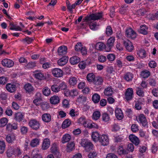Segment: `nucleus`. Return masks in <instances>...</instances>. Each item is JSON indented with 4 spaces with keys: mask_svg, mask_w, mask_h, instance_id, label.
<instances>
[{
    "mask_svg": "<svg viewBox=\"0 0 158 158\" xmlns=\"http://www.w3.org/2000/svg\"><path fill=\"white\" fill-rule=\"evenodd\" d=\"M2 64L4 67L10 68L13 66L14 63L12 60L9 59H5L1 61Z\"/></svg>",
    "mask_w": 158,
    "mask_h": 158,
    "instance_id": "obj_9",
    "label": "nucleus"
},
{
    "mask_svg": "<svg viewBox=\"0 0 158 158\" xmlns=\"http://www.w3.org/2000/svg\"><path fill=\"white\" fill-rule=\"evenodd\" d=\"M6 155L7 157L9 158L15 155L14 148L13 147L10 146L8 147L6 151Z\"/></svg>",
    "mask_w": 158,
    "mask_h": 158,
    "instance_id": "obj_30",
    "label": "nucleus"
},
{
    "mask_svg": "<svg viewBox=\"0 0 158 158\" xmlns=\"http://www.w3.org/2000/svg\"><path fill=\"white\" fill-rule=\"evenodd\" d=\"M51 89L52 91L55 93H58L60 91L59 85L56 84H54L52 85Z\"/></svg>",
    "mask_w": 158,
    "mask_h": 158,
    "instance_id": "obj_53",
    "label": "nucleus"
},
{
    "mask_svg": "<svg viewBox=\"0 0 158 158\" xmlns=\"http://www.w3.org/2000/svg\"><path fill=\"white\" fill-rule=\"evenodd\" d=\"M59 86L60 90L61 89V90H66L67 88V86L66 84L64 82H62L60 83Z\"/></svg>",
    "mask_w": 158,
    "mask_h": 158,
    "instance_id": "obj_57",
    "label": "nucleus"
},
{
    "mask_svg": "<svg viewBox=\"0 0 158 158\" xmlns=\"http://www.w3.org/2000/svg\"><path fill=\"white\" fill-rule=\"evenodd\" d=\"M50 101L52 104L56 105L59 102L60 99L58 96L54 95L51 97Z\"/></svg>",
    "mask_w": 158,
    "mask_h": 158,
    "instance_id": "obj_29",
    "label": "nucleus"
},
{
    "mask_svg": "<svg viewBox=\"0 0 158 158\" xmlns=\"http://www.w3.org/2000/svg\"><path fill=\"white\" fill-rule=\"evenodd\" d=\"M99 141L102 145L104 146L108 145L109 143L108 136L106 134L102 135L101 136Z\"/></svg>",
    "mask_w": 158,
    "mask_h": 158,
    "instance_id": "obj_10",
    "label": "nucleus"
},
{
    "mask_svg": "<svg viewBox=\"0 0 158 158\" xmlns=\"http://www.w3.org/2000/svg\"><path fill=\"white\" fill-rule=\"evenodd\" d=\"M137 54L138 56L141 58H144L146 56V52L143 49H140L138 50L137 52Z\"/></svg>",
    "mask_w": 158,
    "mask_h": 158,
    "instance_id": "obj_41",
    "label": "nucleus"
},
{
    "mask_svg": "<svg viewBox=\"0 0 158 158\" xmlns=\"http://www.w3.org/2000/svg\"><path fill=\"white\" fill-rule=\"evenodd\" d=\"M136 121L140 125L145 128L148 127V123L146 117L143 114H141L136 118Z\"/></svg>",
    "mask_w": 158,
    "mask_h": 158,
    "instance_id": "obj_2",
    "label": "nucleus"
},
{
    "mask_svg": "<svg viewBox=\"0 0 158 158\" xmlns=\"http://www.w3.org/2000/svg\"><path fill=\"white\" fill-rule=\"evenodd\" d=\"M24 116V113L18 112L15 114L14 119L17 122H20L23 119Z\"/></svg>",
    "mask_w": 158,
    "mask_h": 158,
    "instance_id": "obj_13",
    "label": "nucleus"
},
{
    "mask_svg": "<svg viewBox=\"0 0 158 158\" xmlns=\"http://www.w3.org/2000/svg\"><path fill=\"white\" fill-rule=\"evenodd\" d=\"M34 76L38 79L42 80L44 79V76L43 73L40 70H36L35 71Z\"/></svg>",
    "mask_w": 158,
    "mask_h": 158,
    "instance_id": "obj_19",
    "label": "nucleus"
},
{
    "mask_svg": "<svg viewBox=\"0 0 158 158\" xmlns=\"http://www.w3.org/2000/svg\"><path fill=\"white\" fill-rule=\"evenodd\" d=\"M89 26L91 30L95 31L98 29L99 25L96 22H90L89 23Z\"/></svg>",
    "mask_w": 158,
    "mask_h": 158,
    "instance_id": "obj_51",
    "label": "nucleus"
},
{
    "mask_svg": "<svg viewBox=\"0 0 158 158\" xmlns=\"http://www.w3.org/2000/svg\"><path fill=\"white\" fill-rule=\"evenodd\" d=\"M52 73L54 76L57 77H62L63 75V72L60 69L55 68L52 70Z\"/></svg>",
    "mask_w": 158,
    "mask_h": 158,
    "instance_id": "obj_12",
    "label": "nucleus"
},
{
    "mask_svg": "<svg viewBox=\"0 0 158 158\" xmlns=\"http://www.w3.org/2000/svg\"><path fill=\"white\" fill-rule=\"evenodd\" d=\"M81 144L86 151H89L92 149L93 146L89 140L85 139H82Z\"/></svg>",
    "mask_w": 158,
    "mask_h": 158,
    "instance_id": "obj_3",
    "label": "nucleus"
},
{
    "mask_svg": "<svg viewBox=\"0 0 158 158\" xmlns=\"http://www.w3.org/2000/svg\"><path fill=\"white\" fill-rule=\"evenodd\" d=\"M99 126L96 123L91 122L90 121H87L85 127L89 129H98L99 128Z\"/></svg>",
    "mask_w": 158,
    "mask_h": 158,
    "instance_id": "obj_14",
    "label": "nucleus"
},
{
    "mask_svg": "<svg viewBox=\"0 0 158 158\" xmlns=\"http://www.w3.org/2000/svg\"><path fill=\"white\" fill-rule=\"evenodd\" d=\"M29 126L32 129L37 130L40 128V124L39 121L35 119H32L29 122Z\"/></svg>",
    "mask_w": 158,
    "mask_h": 158,
    "instance_id": "obj_6",
    "label": "nucleus"
},
{
    "mask_svg": "<svg viewBox=\"0 0 158 158\" xmlns=\"http://www.w3.org/2000/svg\"><path fill=\"white\" fill-rule=\"evenodd\" d=\"M113 93V91L111 86H109L106 88L104 92V95L107 96H111Z\"/></svg>",
    "mask_w": 158,
    "mask_h": 158,
    "instance_id": "obj_28",
    "label": "nucleus"
},
{
    "mask_svg": "<svg viewBox=\"0 0 158 158\" xmlns=\"http://www.w3.org/2000/svg\"><path fill=\"white\" fill-rule=\"evenodd\" d=\"M96 47L98 50H102L105 48V45L102 42H99L96 44Z\"/></svg>",
    "mask_w": 158,
    "mask_h": 158,
    "instance_id": "obj_47",
    "label": "nucleus"
},
{
    "mask_svg": "<svg viewBox=\"0 0 158 158\" xmlns=\"http://www.w3.org/2000/svg\"><path fill=\"white\" fill-rule=\"evenodd\" d=\"M40 139L38 138L33 139L30 143V145L32 147H35L39 144Z\"/></svg>",
    "mask_w": 158,
    "mask_h": 158,
    "instance_id": "obj_34",
    "label": "nucleus"
},
{
    "mask_svg": "<svg viewBox=\"0 0 158 158\" xmlns=\"http://www.w3.org/2000/svg\"><path fill=\"white\" fill-rule=\"evenodd\" d=\"M50 145V141L49 139H44L43 142L42 148L44 150L47 149Z\"/></svg>",
    "mask_w": 158,
    "mask_h": 158,
    "instance_id": "obj_23",
    "label": "nucleus"
},
{
    "mask_svg": "<svg viewBox=\"0 0 158 158\" xmlns=\"http://www.w3.org/2000/svg\"><path fill=\"white\" fill-rule=\"evenodd\" d=\"M129 139L130 141L136 146L138 145L139 143V138L134 135H130L129 136Z\"/></svg>",
    "mask_w": 158,
    "mask_h": 158,
    "instance_id": "obj_17",
    "label": "nucleus"
},
{
    "mask_svg": "<svg viewBox=\"0 0 158 158\" xmlns=\"http://www.w3.org/2000/svg\"><path fill=\"white\" fill-rule=\"evenodd\" d=\"M133 78V75L130 72L126 73L124 75V78L126 81H131Z\"/></svg>",
    "mask_w": 158,
    "mask_h": 158,
    "instance_id": "obj_33",
    "label": "nucleus"
},
{
    "mask_svg": "<svg viewBox=\"0 0 158 158\" xmlns=\"http://www.w3.org/2000/svg\"><path fill=\"white\" fill-rule=\"evenodd\" d=\"M120 126L117 123H114L111 125V130L112 132H116L120 129Z\"/></svg>",
    "mask_w": 158,
    "mask_h": 158,
    "instance_id": "obj_36",
    "label": "nucleus"
},
{
    "mask_svg": "<svg viewBox=\"0 0 158 158\" xmlns=\"http://www.w3.org/2000/svg\"><path fill=\"white\" fill-rule=\"evenodd\" d=\"M6 143L4 140H0V154L3 153L6 148Z\"/></svg>",
    "mask_w": 158,
    "mask_h": 158,
    "instance_id": "obj_40",
    "label": "nucleus"
},
{
    "mask_svg": "<svg viewBox=\"0 0 158 158\" xmlns=\"http://www.w3.org/2000/svg\"><path fill=\"white\" fill-rule=\"evenodd\" d=\"M87 121L85 118L83 117H80L77 120V123L79 125H82L85 127Z\"/></svg>",
    "mask_w": 158,
    "mask_h": 158,
    "instance_id": "obj_45",
    "label": "nucleus"
},
{
    "mask_svg": "<svg viewBox=\"0 0 158 158\" xmlns=\"http://www.w3.org/2000/svg\"><path fill=\"white\" fill-rule=\"evenodd\" d=\"M68 61V58L66 56H63L57 61V64L59 65L63 66L65 65Z\"/></svg>",
    "mask_w": 158,
    "mask_h": 158,
    "instance_id": "obj_25",
    "label": "nucleus"
},
{
    "mask_svg": "<svg viewBox=\"0 0 158 158\" xmlns=\"http://www.w3.org/2000/svg\"><path fill=\"white\" fill-rule=\"evenodd\" d=\"M75 144L73 142L69 143L67 145V149L68 151H72L74 148Z\"/></svg>",
    "mask_w": 158,
    "mask_h": 158,
    "instance_id": "obj_54",
    "label": "nucleus"
},
{
    "mask_svg": "<svg viewBox=\"0 0 158 158\" xmlns=\"http://www.w3.org/2000/svg\"><path fill=\"white\" fill-rule=\"evenodd\" d=\"M148 65L151 68H155L156 67L157 64L155 61L152 60L149 62Z\"/></svg>",
    "mask_w": 158,
    "mask_h": 158,
    "instance_id": "obj_59",
    "label": "nucleus"
},
{
    "mask_svg": "<svg viewBox=\"0 0 158 158\" xmlns=\"http://www.w3.org/2000/svg\"><path fill=\"white\" fill-rule=\"evenodd\" d=\"M71 138V137L70 135L68 134H65L63 135L61 138V142L63 143L68 142L70 140Z\"/></svg>",
    "mask_w": 158,
    "mask_h": 158,
    "instance_id": "obj_26",
    "label": "nucleus"
},
{
    "mask_svg": "<svg viewBox=\"0 0 158 158\" xmlns=\"http://www.w3.org/2000/svg\"><path fill=\"white\" fill-rule=\"evenodd\" d=\"M8 119L5 117H3L0 119V127H4L7 124Z\"/></svg>",
    "mask_w": 158,
    "mask_h": 158,
    "instance_id": "obj_44",
    "label": "nucleus"
},
{
    "mask_svg": "<svg viewBox=\"0 0 158 158\" xmlns=\"http://www.w3.org/2000/svg\"><path fill=\"white\" fill-rule=\"evenodd\" d=\"M67 48L65 46H62L59 47L57 50L58 55L63 56L67 53Z\"/></svg>",
    "mask_w": 158,
    "mask_h": 158,
    "instance_id": "obj_18",
    "label": "nucleus"
},
{
    "mask_svg": "<svg viewBox=\"0 0 158 158\" xmlns=\"http://www.w3.org/2000/svg\"><path fill=\"white\" fill-rule=\"evenodd\" d=\"M134 149V146L133 144L132 143H129L128 144L127 147V150L131 152H133Z\"/></svg>",
    "mask_w": 158,
    "mask_h": 158,
    "instance_id": "obj_63",
    "label": "nucleus"
},
{
    "mask_svg": "<svg viewBox=\"0 0 158 158\" xmlns=\"http://www.w3.org/2000/svg\"><path fill=\"white\" fill-rule=\"evenodd\" d=\"M41 107L43 110H46L49 107V105L48 102H44L42 104Z\"/></svg>",
    "mask_w": 158,
    "mask_h": 158,
    "instance_id": "obj_58",
    "label": "nucleus"
},
{
    "mask_svg": "<svg viewBox=\"0 0 158 158\" xmlns=\"http://www.w3.org/2000/svg\"><path fill=\"white\" fill-rule=\"evenodd\" d=\"M96 77L93 73H89L87 76V79L88 81L89 82H93L94 81Z\"/></svg>",
    "mask_w": 158,
    "mask_h": 158,
    "instance_id": "obj_39",
    "label": "nucleus"
},
{
    "mask_svg": "<svg viewBox=\"0 0 158 158\" xmlns=\"http://www.w3.org/2000/svg\"><path fill=\"white\" fill-rule=\"evenodd\" d=\"M41 118L44 122L48 123L51 120V117L49 114L45 113L42 115Z\"/></svg>",
    "mask_w": 158,
    "mask_h": 158,
    "instance_id": "obj_27",
    "label": "nucleus"
},
{
    "mask_svg": "<svg viewBox=\"0 0 158 158\" xmlns=\"http://www.w3.org/2000/svg\"><path fill=\"white\" fill-rule=\"evenodd\" d=\"M91 137L93 140L95 142L99 141L100 138L99 134L97 131L93 132L91 134Z\"/></svg>",
    "mask_w": 158,
    "mask_h": 158,
    "instance_id": "obj_22",
    "label": "nucleus"
},
{
    "mask_svg": "<svg viewBox=\"0 0 158 158\" xmlns=\"http://www.w3.org/2000/svg\"><path fill=\"white\" fill-rule=\"evenodd\" d=\"M136 93L139 97H143L144 95L143 90L139 87H137L136 88Z\"/></svg>",
    "mask_w": 158,
    "mask_h": 158,
    "instance_id": "obj_49",
    "label": "nucleus"
},
{
    "mask_svg": "<svg viewBox=\"0 0 158 158\" xmlns=\"http://www.w3.org/2000/svg\"><path fill=\"white\" fill-rule=\"evenodd\" d=\"M131 130L133 132H136L139 131V126L137 124H133L131 127Z\"/></svg>",
    "mask_w": 158,
    "mask_h": 158,
    "instance_id": "obj_56",
    "label": "nucleus"
},
{
    "mask_svg": "<svg viewBox=\"0 0 158 158\" xmlns=\"http://www.w3.org/2000/svg\"><path fill=\"white\" fill-rule=\"evenodd\" d=\"M123 44L126 49L129 52H131L133 50L134 46L132 43L128 40H127L123 41Z\"/></svg>",
    "mask_w": 158,
    "mask_h": 158,
    "instance_id": "obj_15",
    "label": "nucleus"
},
{
    "mask_svg": "<svg viewBox=\"0 0 158 158\" xmlns=\"http://www.w3.org/2000/svg\"><path fill=\"white\" fill-rule=\"evenodd\" d=\"M77 80V77H71L69 80V84L71 86H74L76 85Z\"/></svg>",
    "mask_w": 158,
    "mask_h": 158,
    "instance_id": "obj_37",
    "label": "nucleus"
},
{
    "mask_svg": "<svg viewBox=\"0 0 158 158\" xmlns=\"http://www.w3.org/2000/svg\"><path fill=\"white\" fill-rule=\"evenodd\" d=\"M103 16V13L102 12L92 14L89 16L85 17V20L87 22L89 23L91 20H96L100 19L102 18Z\"/></svg>",
    "mask_w": 158,
    "mask_h": 158,
    "instance_id": "obj_1",
    "label": "nucleus"
},
{
    "mask_svg": "<svg viewBox=\"0 0 158 158\" xmlns=\"http://www.w3.org/2000/svg\"><path fill=\"white\" fill-rule=\"evenodd\" d=\"M102 121L105 122H108L110 120L109 115L106 113H104L102 114Z\"/></svg>",
    "mask_w": 158,
    "mask_h": 158,
    "instance_id": "obj_43",
    "label": "nucleus"
},
{
    "mask_svg": "<svg viewBox=\"0 0 158 158\" xmlns=\"http://www.w3.org/2000/svg\"><path fill=\"white\" fill-rule=\"evenodd\" d=\"M16 137L13 134H9L7 135L6 137V142L9 143H12L15 140Z\"/></svg>",
    "mask_w": 158,
    "mask_h": 158,
    "instance_id": "obj_21",
    "label": "nucleus"
},
{
    "mask_svg": "<svg viewBox=\"0 0 158 158\" xmlns=\"http://www.w3.org/2000/svg\"><path fill=\"white\" fill-rule=\"evenodd\" d=\"M115 40V37L112 36L107 40V46L105 48V50L106 52H109L111 51V48L114 45Z\"/></svg>",
    "mask_w": 158,
    "mask_h": 158,
    "instance_id": "obj_5",
    "label": "nucleus"
},
{
    "mask_svg": "<svg viewBox=\"0 0 158 158\" xmlns=\"http://www.w3.org/2000/svg\"><path fill=\"white\" fill-rule=\"evenodd\" d=\"M134 97V91L132 88H127L125 94L124 98L127 101L132 99Z\"/></svg>",
    "mask_w": 158,
    "mask_h": 158,
    "instance_id": "obj_4",
    "label": "nucleus"
},
{
    "mask_svg": "<svg viewBox=\"0 0 158 158\" xmlns=\"http://www.w3.org/2000/svg\"><path fill=\"white\" fill-rule=\"evenodd\" d=\"M42 101L41 94L39 92L36 93L34 97V100L33 103L36 106H39L40 104Z\"/></svg>",
    "mask_w": 158,
    "mask_h": 158,
    "instance_id": "obj_7",
    "label": "nucleus"
},
{
    "mask_svg": "<svg viewBox=\"0 0 158 158\" xmlns=\"http://www.w3.org/2000/svg\"><path fill=\"white\" fill-rule=\"evenodd\" d=\"M148 28L145 25H143L140 26L139 29L138 30L139 32L143 35H146L148 33Z\"/></svg>",
    "mask_w": 158,
    "mask_h": 158,
    "instance_id": "obj_35",
    "label": "nucleus"
},
{
    "mask_svg": "<svg viewBox=\"0 0 158 158\" xmlns=\"http://www.w3.org/2000/svg\"><path fill=\"white\" fill-rule=\"evenodd\" d=\"M150 72L149 71L145 69L141 71L140 75L142 78H146L150 76Z\"/></svg>",
    "mask_w": 158,
    "mask_h": 158,
    "instance_id": "obj_32",
    "label": "nucleus"
},
{
    "mask_svg": "<svg viewBox=\"0 0 158 158\" xmlns=\"http://www.w3.org/2000/svg\"><path fill=\"white\" fill-rule=\"evenodd\" d=\"M26 93L31 94L33 93L35 88L32 85L29 83L26 84L23 87Z\"/></svg>",
    "mask_w": 158,
    "mask_h": 158,
    "instance_id": "obj_8",
    "label": "nucleus"
},
{
    "mask_svg": "<svg viewBox=\"0 0 158 158\" xmlns=\"http://www.w3.org/2000/svg\"><path fill=\"white\" fill-rule=\"evenodd\" d=\"M115 114L116 118L119 120L122 119L123 118V114L122 110L118 108L115 109Z\"/></svg>",
    "mask_w": 158,
    "mask_h": 158,
    "instance_id": "obj_16",
    "label": "nucleus"
},
{
    "mask_svg": "<svg viewBox=\"0 0 158 158\" xmlns=\"http://www.w3.org/2000/svg\"><path fill=\"white\" fill-rule=\"evenodd\" d=\"M115 56L113 54H109L107 56L108 60L110 61H114L115 60Z\"/></svg>",
    "mask_w": 158,
    "mask_h": 158,
    "instance_id": "obj_60",
    "label": "nucleus"
},
{
    "mask_svg": "<svg viewBox=\"0 0 158 158\" xmlns=\"http://www.w3.org/2000/svg\"><path fill=\"white\" fill-rule=\"evenodd\" d=\"M101 116V113L99 111H95L92 116V118L93 119L96 120L100 118Z\"/></svg>",
    "mask_w": 158,
    "mask_h": 158,
    "instance_id": "obj_48",
    "label": "nucleus"
},
{
    "mask_svg": "<svg viewBox=\"0 0 158 158\" xmlns=\"http://www.w3.org/2000/svg\"><path fill=\"white\" fill-rule=\"evenodd\" d=\"M71 124V122L68 119H65L63 122L62 127L63 128H66L69 126Z\"/></svg>",
    "mask_w": 158,
    "mask_h": 158,
    "instance_id": "obj_50",
    "label": "nucleus"
},
{
    "mask_svg": "<svg viewBox=\"0 0 158 158\" xmlns=\"http://www.w3.org/2000/svg\"><path fill=\"white\" fill-rule=\"evenodd\" d=\"M100 96L97 93L94 94L92 96V100L95 103L99 102L100 101Z\"/></svg>",
    "mask_w": 158,
    "mask_h": 158,
    "instance_id": "obj_38",
    "label": "nucleus"
},
{
    "mask_svg": "<svg viewBox=\"0 0 158 158\" xmlns=\"http://www.w3.org/2000/svg\"><path fill=\"white\" fill-rule=\"evenodd\" d=\"M126 34L127 37L131 39H135L136 36V33L131 28L127 29L126 31Z\"/></svg>",
    "mask_w": 158,
    "mask_h": 158,
    "instance_id": "obj_11",
    "label": "nucleus"
},
{
    "mask_svg": "<svg viewBox=\"0 0 158 158\" xmlns=\"http://www.w3.org/2000/svg\"><path fill=\"white\" fill-rule=\"evenodd\" d=\"M106 33L108 36L111 35L113 33V31L111 27L109 26H108L106 28Z\"/></svg>",
    "mask_w": 158,
    "mask_h": 158,
    "instance_id": "obj_55",
    "label": "nucleus"
},
{
    "mask_svg": "<svg viewBox=\"0 0 158 158\" xmlns=\"http://www.w3.org/2000/svg\"><path fill=\"white\" fill-rule=\"evenodd\" d=\"M14 154L15 156H19L22 154V152L19 148H14Z\"/></svg>",
    "mask_w": 158,
    "mask_h": 158,
    "instance_id": "obj_61",
    "label": "nucleus"
},
{
    "mask_svg": "<svg viewBox=\"0 0 158 158\" xmlns=\"http://www.w3.org/2000/svg\"><path fill=\"white\" fill-rule=\"evenodd\" d=\"M117 152L120 155L125 154L127 153V151L124 149L122 146H120L119 147Z\"/></svg>",
    "mask_w": 158,
    "mask_h": 158,
    "instance_id": "obj_52",
    "label": "nucleus"
},
{
    "mask_svg": "<svg viewBox=\"0 0 158 158\" xmlns=\"http://www.w3.org/2000/svg\"><path fill=\"white\" fill-rule=\"evenodd\" d=\"M9 25L10 27V29L11 30L16 31H21L22 30V29L20 27L15 25L12 23H10Z\"/></svg>",
    "mask_w": 158,
    "mask_h": 158,
    "instance_id": "obj_46",
    "label": "nucleus"
},
{
    "mask_svg": "<svg viewBox=\"0 0 158 158\" xmlns=\"http://www.w3.org/2000/svg\"><path fill=\"white\" fill-rule=\"evenodd\" d=\"M28 128L25 126L22 127L20 128V131L23 134H26L28 131Z\"/></svg>",
    "mask_w": 158,
    "mask_h": 158,
    "instance_id": "obj_64",
    "label": "nucleus"
},
{
    "mask_svg": "<svg viewBox=\"0 0 158 158\" xmlns=\"http://www.w3.org/2000/svg\"><path fill=\"white\" fill-rule=\"evenodd\" d=\"M50 89L48 87H44L42 90V93L44 95L46 96H49L51 94Z\"/></svg>",
    "mask_w": 158,
    "mask_h": 158,
    "instance_id": "obj_42",
    "label": "nucleus"
},
{
    "mask_svg": "<svg viewBox=\"0 0 158 158\" xmlns=\"http://www.w3.org/2000/svg\"><path fill=\"white\" fill-rule=\"evenodd\" d=\"M6 88L10 93H13L16 90V85L13 84L8 83L6 85Z\"/></svg>",
    "mask_w": 158,
    "mask_h": 158,
    "instance_id": "obj_20",
    "label": "nucleus"
},
{
    "mask_svg": "<svg viewBox=\"0 0 158 158\" xmlns=\"http://www.w3.org/2000/svg\"><path fill=\"white\" fill-rule=\"evenodd\" d=\"M80 60V59L79 57L75 56H73L70 59V62L71 64L73 65L77 64Z\"/></svg>",
    "mask_w": 158,
    "mask_h": 158,
    "instance_id": "obj_31",
    "label": "nucleus"
},
{
    "mask_svg": "<svg viewBox=\"0 0 158 158\" xmlns=\"http://www.w3.org/2000/svg\"><path fill=\"white\" fill-rule=\"evenodd\" d=\"M103 82V78L101 77H98L95 78L93 83L96 86H99L102 84Z\"/></svg>",
    "mask_w": 158,
    "mask_h": 158,
    "instance_id": "obj_24",
    "label": "nucleus"
},
{
    "mask_svg": "<svg viewBox=\"0 0 158 158\" xmlns=\"http://www.w3.org/2000/svg\"><path fill=\"white\" fill-rule=\"evenodd\" d=\"M35 66V64L34 62H29L27 65L26 67L28 69H31Z\"/></svg>",
    "mask_w": 158,
    "mask_h": 158,
    "instance_id": "obj_62",
    "label": "nucleus"
}]
</instances>
